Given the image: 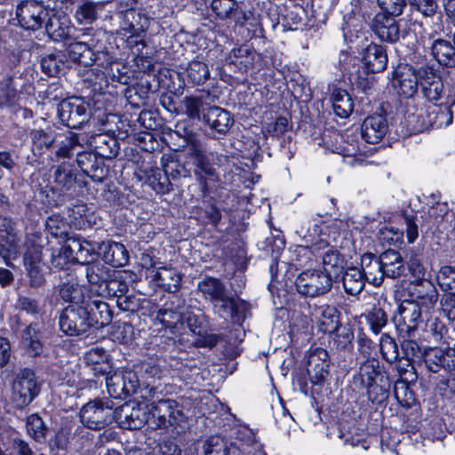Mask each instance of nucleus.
<instances>
[{"label": "nucleus", "mask_w": 455, "mask_h": 455, "mask_svg": "<svg viewBox=\"0 0 455 455\" xmlns=\"http://www.w3.org/2000/svg\"><path fill=\"white\" fill-rule=\"evenodd\" d=\"M0 234L6 243H10L11 251H15V244L20 243V235L16 232L15 223L9 218L0 217Z\"/></svg>", "instance_id": "obj_48"}, {"label": "nucleus", "mask_w": 455, "mask_h": 455, "mask_svg": "<svg viewBox=\"0 0 455 455\" xmlns=\"http://www.w3.org/2000/svg\"><path fill=\"white\" fill-rule=\"evenodd\" d=\"M27 430L35 441L41 442L44 439L46 428L42 419L36 414H32L28 418Z\"/></svg>", "instance_id": "obj_53"}, {"label": "nucleus", "mask_w": 455, "mask_h": 455, "mask_svg": "<svg viewBox=\"0 0 455 455\" xmlns=\"http://www.w3.org/2000/svg\"><path fill=\"white\" fill-rule=\"evenodd\" d=\"M108 355L107 351L101 347H93L84 354V359L88 366L98 364L103 361H107Z\"/></svg>", "instance_id": "obj_63"}, {"label": "nucleus", "mask_w": 455, "mask_h": 455, "mask_svg": "<svg viewBox=\"0 0 455 455\" xmlns=\"http://www.w3.org/2000/svg\"><path fill=\"white\" fill-rule=\"evenodd\" d=\"M76 255L68 250V240L65 244L57 251V253L52 252V263L54 267L64 268L70 262L76 261Z\"/></svg>", "instance_id": "obj_55"}, {"label": "nucleus", "mask_w": 455, "mask_h": 455, "mask_svg": "<svg viewBox=\"0 0 455 455\" xmlns=\"http://www.w3.org/2000/svg\"><path fill=\"white\" fill-rule=\"evenodd\" d=\"M40 386L33 371L24 369L15 377L12 387V401L17 408L28 405L39 394Z\"/></svg>", "instance_id": "obj_7"}, {"label": "nucleus", "mask_w": 455, "mask_h": 455, "mask_svg": "<svg viewBox=\"0 0 455 455\" xmlns=\"http://www.w3.org/2000/svg\"><path fill=\"white\" fill-rule=\"evenodd\" d=\"M363 62L369 72L383 71L387 65V55L382 45L371 44L363 54Z\"/></svg>", "instance_id": "obj_23"}, {"label": "nucleus", "mask_w": 455, "mask_h": 455, "mask_svg": "<svg viewBox=\"0 0 455 455\" xmlns=\"http://www.w3.org/2000/svg\"><path fill=\"white\" fill-rule=\"evenodd\" d=\"M84 266L85 275L92 291L99 297H105L109 291H115L116 285H119L116 281H108L110 269L100 261H89Z\"/></svg>", "instance_id": "obj_13"}, {"label": "nucleus", "mask_w": 455, "mask_h": 455, "mask_svg": "<svg viewBox=\"0 0 455 455\" xmlns=\"http://www.w3.org/2000/svg\"><path fill=\"white\" fill-rule=\"evenodd\" d=\"M421 314V306L417 301L405 300L399 305L393 321L400 332H404L411 337L419 323L422 322Z\"/></svg>", "instance_id": "obj_12"}, {"label": "nucleus", "mask_w": 455, "mask_h": 455, "mask_svg": "<svg viewBox=\"0 0 455 455\" xmlns=\"http://www.w3.org/2000/svg\"><path fill=\"white\" fill-rule=\"evenodd\" d=\"M314 356H310L307 369L309 379L314 385H321L328 375L327 363L323 361L320 363H314Z\"/></svg>", "instance_id": "obj_52"}, {"label": "nucleus", "mask_w": 455, "mask_h": 455, "mask_svg": "<svg viewBox=\"0 0 455 455\" xmlns=\"http://www.w3.org/2000/svg\"><path fill=\"white\" fill-rule=\"evenodd\" d=\"M353 385L366 390L369 398L374 401L384 396L390 382L379 360L371 357L360 363L357 373L353 377Z\"/></svg>", "instance_id": "obj_2"}, {"label": "nucleus", "mask_w": 455, "mask_h": 455, "mask_svg": "<svg viewBox=\"0 0 455 455\" xmlns=\"http://www.w3.org/2000/svg\"><path fill=\"white\" fill-rule=\"evenodd\" d=\"M120 29L125 33H143L146 29V19L135 9H128L119 15Z\"/></svg>", "instance_id": "obj_30"}, {"label": "nucleus", "mask_w": 455, "mask_h": 455, "mask_svg": "<svg viewBox=\"0 0 455 455\" xmlns=\"http://www.w3.org/2000/svg\"><path fill=\"white\" fill-rule=\"evenodd\" d=\"M33 143V151L42 154L44 149H48L55 141L54 136L43 130H33L31 132Z\"/></svg>", "instance_id": "obj_50"}, {"label": "nucleus", "mask_w": 455, "mask_h": 455, "mask_svg": "<svg viewBox=\"0 0 455 455\" xmlns=\"http://www.w3.org/2000/svg\"><path fill=\"white\" fill-rule=\"evenodd\" d=\"M148 402L130 403L115 411V419L124 428L140 429L148 425Z\"/></svg>", "instance_id": "obj_11"}, {"label": "nucleus", "mask_w": 455, "mask_h": 455, "mask_svg": "<svg viewBox=\"0 0 455 455\" xmlns=\"http://www.w3.org/2000/svg\"><path fill=\"white\" fill-rule=\"evenodd\" d=\"M380 353L382 357L388 363L395 362L399 357L398 346L395 339L384 333L379 340Z\"/></svg>", "instance_id": "obj_49"}, {"label": "nucleus", "mask_w": 455, "mask_h": 455, "mask_svg": "<svg viewBox=\"0 0 455 455\" xmlns=\"http://www.w3.org/2000/svg\"><path fill=\"white\" fill-rule=\"evenodd\" d=\"M86 311H89V320L92 327H103L108 325L112 320V312L108 305L100 299L88 298L83 299Z\"/></svg>", "instance_id": "obj_19"}, {"label": "nucleus", "mask_w": 455, "mask_h": 455, "mask_svg": "<svg viewBox=\"0 0 455 455\" xmlns=\"http://www.w3.org/2000/svg\"><path fill=\"white\" fill-rule=\"evenodd\" d=\"M181 322H186L188 327L192 332L196 334H201L204 323V315L202 314L196 315L192 312L183 313Z\"/></svg>", "instance_id": "obj_62"}, {"label": "nucleus", "mask_w": 455, "mask_h": 455, "mask_svg": "<svg viewBox=\"0 0 455 455\" xmlns=\"http://www.w3.org/2000/svg\"><path fill=\"white\" fill-rule=\"evenodd\" d=\"M79 416L83 425L93 430L104 428L116 418L112 403L100 400L87 403L81 408Z\"/></svg>", "instance_id": "obj_6"}, {"label": "nucleus", "mask_w": 455, "mask_h": 455, "mask_svg": "<svg viewBox=\"0 0 455 455\" xmlns=\"http://www.w3.org/2000/svg\"><path fill=\"white\" fill-rule=\"evenodd\" d=\"M157 403H149L148 402V408L149 411L148 415V427L152 429H157V428H166L168 427L167 424V419H165L161 412L156 413V408Z\"/></svg>", "instance_id": "obj_59"}, {"label": "nucleus", "mask_w": 455, "mask_h": 455, "mask_svg": "<svg viewBox=\"0 0 455 455\" xmlns=\"http://www.w3.org/2000/svg\"><path fill=\"white\" fill-rule=\"evenodd\" d=\"M295 286L299 294L315 298L330 291L332 287V278L326 271L307 269L297 276Z\"/></svg>", "instance_id": "obj_3"}, {"label": "nucleus", "mask_w": 455, "mask_h": 455, "mask_svg": "<svg viewBox=\"0 0 455 455\" xmlns=\"http://www.w3.org/2000/svg\"><path fill=\"white\" fill-rule=\"evenodd\" d=\"M432 55L434 59L441 65H455V49L445 40H436L432 47Z\"/></svg>", "instance_id": "obj_37"}, {"label": "nucleus", "mask_w": 455, "mask_h": 455, "mask_svg": "<svg viewBox=\"0 0 455 455\" xmlns=\"http://www.w3.org/2000/svg\"><path fill=\"white\" fill-rule=\"evenodd\" d=\"M94 144L96 154L105 159H113L119 152V143L113 137L98 135L94 139Z\"/></svg>", "instance_id": "obj_38"}, {"label": "nucleus", "mask_w": 455, "mask_h": 455, "mask_svg": "<svg viewBox=\"0 0 455 455\" xmlns=\"http://www.w3.org/2000/svg\"><path fill=\"white\" fill-rule=\"evenodd\" d=\"M331 100L334 113L346 118L351 115L354 108L353 100L350 94L346 91L336 88L332 91Z\"/></svg>", "instance_id": "obj_34"}, {"label": "nucleus", "mask_w": 455, "mask_h": 455, "mask_svg": "<svg viewBox=\"0 0 455 455\" xmlns=\"http://www.w3.org/2000/svg\"><path fill=\"white\" fill-rule=\"evenodd\" d=\"M380 264L383 267L385 277L396 278L399 277L403 270V261L400 253L395 250H387L379 256Z\"/></svg>", "instance_id": "obj_27"}, {"label": "nucleus", "mask_w": 455, "mask_h": 455, "mask_svg": "<svg viewBox=\"0 0 455 455\" xmlns=\"http://www.w3.org/2000/svg\"><path fill=\"white\" fill-rule=\"evenodd\" d=\"M318 322L320 330L324 333H332L339 324V314L333 306H323L319 308Z\"/></svg>", "instance_id": "obj_36"}, {"label": "nucleus", "mask_w": 455, "mask_h": 455, "mask_svg": "<svg viewBox=\"0 0 455 455\" xmlns=\"http://www.w3.org/2000/svg\"><path fill=\"white\" fill-rule=\"evenodd\" d=\"M326 249L327 251H325L322 255L323 265L324 267L323 271H326L331 275V274L336 275L339 269L343 268V259L337 251L330 249L329 247Z\"/></svg>", "instance_id": "obj_46"}, {"label": "nucleus", "mask_w": 455, "mask_h": 455, "mask_svg": "<svg viewBox=\"0 0 455 455\" xmlns=\"http://www.w3.org/2000/svg\"><path fill=\"white\" fill-rule=\"evenodd\" d=\"M199 291L212 302L221 317H230L233 323H242L250 312L249 304L240 298L228 294L225 285L217 278L208 277L198 283Z\"/></svg>", "instance_id": "obj_1"}, {"label": "nucleus", "mask_w": 455, "mask_h": 455, "mask_svg": "<svg viewBox=\"0 0 455 455\" xmlns=\"http://www.w3.org/2000/svg\"><path fill=\"white\" fill-rule=\"evenodd\" d=\"M387 132V121L381 114L366 117L361 127V138L365 142L376 144L379 142Z\"/></svg>", "instance_id": "obj_17"}, {"label": "nucleus", "mask_w": 455, "mask_h": 455, "mask_svg": "<svg viewBox=\"0 0 455 455\" xmlns=\"http://www.w3.org/2000/svg\"><path fill=\"white\" fill-rule=\"evenodd\" d=\"M183 313H179L172 308L160 309L156 315L159 320L166 328H175L176 324L182 321Z\"/></svg>", "instance_id": "obj_58"}, {"label": "nucleus", "mask_w": 455, "mask_h": 455, "mask_svg": "<svg viewBox=\"0 0 455 455\" xmlns=\"http://www.w3.org/2000/svg\"><path fill=\"white\" fill-rule=\"evenodd\" d=\"M426 76L427 68L423 66L419 69L411 66H404L395 72L393 83L398 94L411 98L417 92L419 84H420L422 92L426 93L427 88L424 84Z\"/></svg>", "instance_id": "obj_8"}, {"label": "nucleus", "mask_w": 455, "mask_h": 455, "mask_svg": "<svg viewBox=\"0 0 455 455\" xmlns=\"http://www.w3.org/2000/svg\"><path fill=\"white\" fill-rule=\"evenodd\" d=\"M54 180L57 185L65 190H70L76 184V176L72 166L66 162L61 163L55 170Z\"/></svg>", "instance_id": "obj_42"}, {"label": "nucleus", "mask_w": 455, "mask_h": 455, "mask_svg": "<svg viewBox=\"0 0 455 455\" xmlns=\"http://www.w3.org/2000/svg\"><path fill=\"white\" fill-rule=\"evenodd\" d=\"M40 331L37 323H31L21 333V343L26 351L32 356L43 352V344L40 339Z\"/></svg>", "instance_id": "obj_31"}, {"label": "nucleus", "mask_w": 455, "mask_h": 455, "mask_svg": "<svg viewBox=\"0 0 455 455\" xmlns=\"http://www.w3.org/2000/svg\"><path fill=\"white\" fill-rule=\"evenodd\" d=\"M372 29L382 41L395 42L399 39V27L395 20L384 13L375 16Z\"/></svg>", "instance_id": "obj_20"}, {"label": "nucleus", "mask_w": 455, "mask_h": 455, "mask_svg": "<svg viewBox=\"0 0 455 455\" xmlns=\"http://www.w3.org/2000/svg\"><path fill=\"white\" fill-rule=\"evenodd\" d=\"M204 455H267L262 444L253 441L251 444L237 445L220 436H211L203 444Z\"/></svg>", "instance_id": "obj_4"}, {"label": "nucleus", "mask_w": 455, "mask_h": 455, "mask_svg": "<svg viewBox=\"0 0 455 455\" xmlns=\"http://www.w3.org/2000/svg\"><path fill=\"white\" fill-rule=\"evenodd\" d=\"M99 4L85 1L76 7L75 17L80 24H91L97 19Z\"/></svg>", "instance_id": "obj_45"}, {"label": "nucleus", "mask_w": 455, "mask_h": 455, "mask_svg": "<svg viewBox=\"0 0 455 455\" xmlns=\"http://www.w3.org/2000/svg\"><path fill=\"white\" fill-rule=\"evenodd\" d=\"M361 267L367 282L374 286H379L382 283L385 275L379 257L372 253H364L361 258Z\"/></svg>", "instance_id": "obj_24"}, {"label": "nucleus", "mask_w": 455, "mask_h": 455, "mask_svg": "<svg viewBox=\"0 0 455 455\" xmlns=\"http://www.w3.org/2000/svg\"><path fill=\"white\" fill-rule=\"evenodd\" d=\"M41 67L44 73L50 76H59L65 69L63 56L59 54H49L41 60Z\"/></svg>", "instance_id": "obj_44"}, {"label": "nucleus", "mask_w": 455, "mask_h": 455, "mask_svg": "<svg viewBox=\"0 0 455 455\" xmlns=\"http://www.w3.org/2000/svg\"><path fill=\"white\" fill-rule=\"evenodd\" d=\"M359 129L348 128L342 134H339V145L335 148V152L343 156L344 157L351 158L347 164L354 166L355 163H362V159L358 158L364 153L365 146L359 140Z\"/></svg>", "instance_id": "obj_14"}, {"label": "nucleus", "mask_w": 455, "mask_h": 455, "mask_svg": "<svg viewBox=\"0 0 455 455\" xmlns=\"http://www.w3.org/2000/svg\"><path fill=\"white\" fill-rule=\"evenodd\" d=\"M213 102L209 92H204L200 95L187 96L183 99L185 113L190 119H201Z\"/></svg>", "instance_id": "obj_22"}, {"label": "nucleus", "mask_w": 455, "mask_h": 455, "mask_svg": "<svg viewBox=\"0 0 455 455\" xmlns=\"http://www.w3.org/2000/svg\"><path fill=\"white\" fill-rule=\"evenodd\" d=\"M365 276L358 267H348L346 269L342 283L345 291L352 296H356L361 293L365 285Z\"/></svg>", "instance_id": "obj_33"}, {"label": "nucleus", "mask_w": 455, "mask_h": 455, "mask_svg": "<svg viewBox=\"0 0 455 455\" xmlns=\"http://www.w3.org/2000/svg\"><path fill=\"white\" fill-rule=\"evenodd\" d=\"M439 286L451 295H455V268L444 266L440 268L436 275Z\"/></svg>", "instance_id": "obj_47"}, {"label": "nucleus", "mask_w": 455, "mask_h": 455, "mask_svg": "<svg viewBox=\"0 0 455 455\" xmlns=\"http://www.w3.org/2000/svg\"><path fill=\"white\" fill-rule=\"evenodd\" d=\"M156 413H160L167 419L168 426L179 425L183 419V413L173 400H160L156 408Z\"/></svg>", "instance_id": "obj_39"}, {"label": "nucleus", "mask_w": 455, "mask_h": 455, "mask_svg": "<svg viewBox=\"0 0 455 455\" xmlns=\"http://www.w3.org/2000/svg\"><path fill=\"white\" fill-rule=\"evenodd\" d=\"M42 259V249L39 245L30 243L27 241V250L24 253L25 266L38 265Z\"/></svg>", "instance_id": "obj_61"}, {"label": "nucleus", "mask_w": 455, "mask_h": 455, "mask_svg": "<svg viewBox=\"0 0 455 455\" xmlns=\"http://www.w3.org/2000/svg\"><path fill=\"white\" fill-rule=\"evenodd\" d=\"M371 330L378 334L387 323V315L380 307H373L368 315Z\"/></svg>", "instance_id": "obj_54"}, {"label": "nucleus", "mask_w": 455, "mask_h": 455, "mask_svg": "<svg viewBox=\"0 0 455 455\" xmlns=\"http://www.w3.org/2000/svg\"><path fill=\"white\" fill-rule=\"evenodd\" d=\"M46 228L54 236H60L65 233L66 222L60 216H51L46 220Z\"/></svg>", "instance_id": "obj_64"}, {"label": "nucleus", "mask_w": 455, "mask_h": 455, "mask_svg": "<svg viewBox=\"0 0 455 455\" xmlns=\"http://www.w3.org/2000/svg\"><path fill=\"white\" fill-rule=\"evenodd\" d=\"M449 101H441L439 104L434 102L428 105V121L434 128L448 126L452 122V113Z\"/></svg>", "instance_id": "obj_28"}, {"label": "nucleus", "mask_w": 455, "mask_h": 455, "mask_svg": "<svg viewBox=\"0 0 455 455\" xmlns=\"http://www.w3.org/2000/svg\"><path fill=\"white\" fill-rule=\"evenodd\" d=\"M135 377L131 372L128 373V378ZM106 386L108 395L113 398H121L123 395H128L134 391L135 384L130 380L129 384L125 383V376L121 374H115L106 377Z\"/></svg>", "instance_id": "obj_29"}, {"label": "nucleus", "mask_w": 455, "mask_h": 455, "mask_svg": "<svg viewBox=\"0 0 455 455\" xmlns=\"http://www.w3.org/2000/svg\"><path fill=\"white\" fill-rule=\"evenodd\" d=\"M254 58L255 52L247 45L233 49L229 55L232 63L245 69L252 66Z\"/></svg>", "instance_id": "obj_43"}, {"label": "nucleus", "mask_w": 455, "mask_h": 455, "mask_svg": "<svg viewBox=\"0 0 455 455\" xmlns=\"http://www.w3.org/2000/svg\"><path fill=\"white\" fill-rule=\"evenodd\" d=\"M203 121L220 134H226L234 124L229 112L216 106L204 114Z\"/></svg>", "instance_id": "obj_21"}, {"label": "nucleus", "mask_w": 455, "mask_h": 455, "mask_svg": "<svg viewBox=\"0 0 455 455\" xmlns=\"http://www.w3.org/2000/svg\"><path fill=\"white\" fill-rule=\"evenodd\" d=\"M58 114L61 123L72 129L80 128L90 118L88 105L76 97L63 100L59 104Z\"/></svg>", "instance_id": "obj_10"}, {"label": "nucleus", "mask_w": 455, "mask_h": 455, "mask_svg": "<svg viewBox=\"0 0 455 455\" xmlns=\"http://www.w3.org/2000/svg\"><path fill=\"white\" fill-rule=\"evenodd\" d=\"M45 30L47 34L55 41H70V32L73 30L68 24V20L63 17V20L55 15L49 16L45 22Z\"/></svg>", "instance_id": "obj_32"}, {"label": "nucleus", "mask_w": 455, "mask_h": 455, "mask_svg": "<svg viewBox=\"0 0 455 455\" xmlns=\"http://www.w3.org/2000/svg\"><path fill=\"white\" fill-rule=\"evenodd\" d=\"M67 44L68 56L72 61L84 66H90L94 62V52L88 42L74 40Z\"/></svg>", "instance_id": "obj_26"}, {"label": "nucleus", "mask_w": 455, "mask_h": 455, "mask_svg": "<svg viewBox=\"0 0 455 455\" xmlns=\"http://www.w3.org/2000/svg\"><path fill=\"white\" fill-rule=\"evenodd\" d=\"M96 243L89 242L81 237L68 238V250L76 255V262L82 265L89 263L95 254Z\"/></svg>", "instance_id": "obj_25"}, {"label": "nucleus", "mask_w": 455, "mask_h": 455, "mask_svg": "<svg viewBox=\"0 0 455 455\" xmlns=\"http://www.w3.org/2000/svg\"><path fill=\"white\" fill-rule=\"evenodd\" d=\"M148 182L158 194H166L172 189V183L167 174L159 169L153 171V173L148 177Z\"/></svg>", "instance_id": "obj_51"}, {"label": "nucleus", "mask_w": 455, "mask_h": 455, "mask_svg": "<svg viewBox=\"0 0 455 455\" xmlns=\"http://www.w3.org/2000/svg\"><path fill=\"white\" fill-rule=\"evenodd\" d=\"M409 268L411 275L410 284L411 289L416 291L417 287L421 286L425 281V267L418 259H412Z\"/></svg>", "instance_id": "obj_57"}, {"label": "nucleus", "mask_w": 455, "mask_h": 455, "mask_svg": "<svg viewBox=\"0 0 455 455\" xmlns=\"http://www.w3.org/2000/svg\"><path fill=\"white\" fill-rule=\"evenodd\" d=\"M49 16L50 11L35 0L23 1L16 8L17 20L27 30H38Z\"/></svg>", "instance_id": "obj_9"}, {"label": "nucleus", "mask_w": 455, "mask_h": 455, "mask_svg": "<svg viewBox=\"0 0 455 455\" xmlns=\"http://www.w3.org/2000/svg\"><path fill=\"white\" fill-rule=\"evenodd\" d=\"M78 147L81 148L77 136L76 134H71L58 144V148L52 159L53 161H59L66 158L70 159L77 152L76 148Z\"/></svg>", "instance_id": "obj_41"}, {"label": "nucleus", "mask_w": 455, "mask_h": 455, "mask_svg": "<svg viewBox=\"0 0 455 455\" xmlns=\"http://www.w3.org/2000/svg\"><path fill=\"white\" fill-rule=\"evenodd\" d=\"M378 4L384 14L389 16H399L405 6L404 0H378Z\"/></svg>", "instance_id": "obj_60"}, {"label": "nucleus", "mask_w": 455, "mask_h": 455, "mask_svg": "<svg viewBox=\"0 0 455 455\" xmlns=\"http://www.w3.org/2000/svg\"><path fill=\"white\" fill-rule=\"evenodd\" d=\"M212 10L220 20H234L244 25L251 12H246L235 0H212Z\"/></svg>", "instance_id": "obj_16"}, {"label": "nucleus", "mask_w": 455, "mask_h": 455, "mask_svg": "<svg viewBox=\"0 0 455 455\" xmlns=\"http://www.w3.org/2000/svg\"><path fill=\"white\" fill-rule=\"evenodd\" d=\"M97 249L102 255L105 263L114 267L124 266L128 260V252L124 244L116 242L107 241L97 245Z\"/></svg>", "instance_id": "obj_18"}, {"label": "nucleus", "mask_w": 455, "mask_h": 455, "mask_svg": "<svg viewBox=\"0 0 455 455\" xmlns=\"http://www.w3.org/2000/svg\"><path fill=\"white\" fill-rule=\"evenodd\" d=\"M323 228L325 225L323 222H314L312 225L308 223L307 228V233L304 234V237H308V241L311 243L310 249L308 247H299L297 250V256L306 258V260L303 261L300 259H298L300 266H306L307 260L311 259V255L315 251H320L322 250H325V248L329 247V242L322 237Z\"/></svg>", "instance_id": "obj_15"}, {"label": "nucleus", "mask_w": 455, "mask_h": 455, "mask_svg": "<svg viewBox=\"0 0 455 455\" xmlns=\"http://www.w3.org/2000/svg\"><path fill=\"white\" fill-rule=\"evenodd\" d=\"M187 79L194 85L204 84L210 77V70L203 61L192 60L186 69Z\"/></svg>", "instance_id": "obj_40"}, {"label": "nucleus", "mask_w": 455, "mask_h": 455, "mask_svg": "<svg viewBox=\"0 0 455 455\" xmlns=\"http://www.w3.org/2000/svg\"><path fill=\"white\" fill-rule=\"evenodd\" d=\"M60 296L66 302L80 304L82 291L78 285L66 283H63L60 289Z\"/></svg>", "instance_id": "obj_56"}, {"label": "nucleus", "mask_w": 455, "mask_h": 455, "mask_svg": "<svg viewBox=\"0 0 455 455\" xmlns=\"http://www.w3.org/2000/svg\"><path fill=\"white\" fill-rule=\"evenodd\" d=\"M155 279L169 292H176L180 286L181 277L173 267H159Z\"/></svg>", "instance_id": "obj_35"}, {"label": "nucleus", "mask_w": 455, "mask_h": 455, "mask_svg": "<svg viewBox=\"0 0 455 455\" xmlns=\"http://www.w3.org/2000/svg\"><path fill=\"white\" fill-rule=\"evenodd\" d=\"M86 309L83 300L81 304H71L65 307L59 320L60 330L68 336L86 333L92 328L89 311Z\"/></svg>", "instance_id": "obj_5"}]
</instances>
